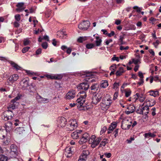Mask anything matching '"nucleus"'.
<instances>
[{"instance_id": "obj_42", "label": "nucleus", "mask_w": 161, "mask_h": 161, "mask_svg": "<svg viewBox=\"0 0 161 161\" xmlns=\"http://www.w3.org/2000/svg\"><path fill=\"white\" fill-rule=\"evenodd\" d=\"M42 46L43 48L46 49L48 46L47 43L46 42H44L42 44Z\"/></svg>"}, {"instance_id": "obj_17", "label": "nucleus", "mask_w": 161, "mask_h": 161, "mask_svg": "<svg viewBox=\"0 0 161 161\" xmlns=\"http://www.w3.org/2000/svg\"><path fill=\"white\" fill-rule=\"evenodd\" d=\"M141 109L143 114L144 113V114L146 116H147V114L149 112V108L148 106V105H146L144 107L141 108Z\"/></svg>"}, {"instance_id": "obj_55", "label": "nucleus", "mask_w": 161, "mask_h": 161, "mask_svg": "<svg viewBox=\"0 0 161 161\" xmlns=\"http://www.w3.org/2000/svg\"><path fill=\"white\" fill-rule=\"evenodd\" d=\"M30 43V41L27 40H25L24 42V44L25 46L28 45Z\"/></svg>"}, {"instance_id": "obj_16", "label": "nucleus", "mask_w": 161, "mask_h": 161, "mask_svg": "<svg viewBox=\"0 0 161 161\" xmlns=\"http://www.w3.org/2000/svg\"><path fill=\"white\" fill-rule=\"evenodd\" d=\"M15 131L17 134L20 135L23 134L25 130L23 127H19L16 128L15 130Z\"/></svg>"}, {"instance_id": "obj_45", "label": "nucleus", "mask_w": 161, "mask_h": 161, "mask_svg": "<svg viewBox=\"0 0 161 161\" xmlns=\"http://www.w3.org/2000/svg\"><path fill=\"white\" fill-rule=\"evenodd\" d=\"M133 8L135 9H136V11L137 12H140L141 11V10L142 9L141 8L138 7L137 6H134Z\"/></svg>"}, {"instance_id": "obj_43", "label": "nucleus", "mask_w": 161, "mask_h": 161, "mask_svg": "<svg viewBox=\"0 0 161 161\" xmlns=\"http://www.w3.org/2000/svg\"><path fill=\"white\" fill-rule=\"evenodd\" d=\"M15 19L17 21H19L20 19V16L19 14H16L15 16Z\"/></svg>"}, {"instance_id": "obj_25", "label": "nucleus", "mask_w": 161, "mask_h": 161, "mask_svg": "<svg viewBox=\"0 0 161 161\" xmlns=\"http://www.w3.org/2000/svg\"><path fill=\"white\" fill-rule=\"evenodd\" d=\"M117 123L115 122H113L110 125L108 128L110 130L113 131V130L116 127Z\"/></svg>"}, {"instance_id": "obj_11", "label": "nucleus", "mask_w": 161, "mask_h": 161, "mask_svg": "<svg viewBox=\"0 0 161 161\" xmlns=\"http://www.w3.org/2000/svg\"><path fill=\"white\" fill-rule=\"evenodd\" d=\"M66 98L67 99H70L74 98L75 96V90H71L66 94Z\"/></svg>"}, {"instance_id": "obj_36", "label": "nucleus", "mask_w": 161, "mask_h": 161, "mask_svg": "<svg viewBox=\"0 0 161 161\" xmlns=\"http://www.w3.org/2000/svg\"><path fill=\"white\" fill-rule=\"evenodd\" d=\"M95 46V45L93 43H88L86 45V47L88 49H91L93 48Z\"/></svg>"}, {"instance_id": "obj_41", "label": "nucleus", "mask_w": 161, "mask_h": 161, "mask_svg": "<svg viewBox=\"0 0 161 161\" xmlns=\"http://www.w3.org/2000/svg\"><path fill=\"white\" fill-rule=\"evenodd\" d=\"M17 151H16L15 152H13V151H10V154L11 155H12L13 157L15 158L16 157L17 155Z\"/></svg>"}, {"instance_id": "obj_26", "label": "nucleus", "mask_w": 161, "mask_h": 161, "mask_svg": "<svg viewBox=\"0 0 161 161\" xmlns=\"http://www.w3.org/2000/svg\"><path fill=\"white\" fill-rule=\"evenodd\" d=\"M149 92L150 95L153 96L154 97H156L158 95V91H154L151 90L149 91Z\"/></svg>"}, {"instance_id": "obj_4", "label": "nucleus", "mask_w": 161, "mask_h": 161, "mask_svg": "<svg viewBox=\"0 0 161 161\" xmlns=\"http://www.w3.org/2000/svg\"><path fill=\"white\" fill-rule=\"evenodd\" d=\"M90 23L88 20L84 21L78 25V28L84 30H86L90 26Z\"/></svg>"}, {"instance_id": "obj_9", "label": "nucleus", "mask_w": 161, "mask_h": 161, "mask_svg": "<svg viewBox=\"0 0 161 161\" xmlns=\"http://www.w3.org/2000/svg\"><path fill=\"white\" fill-rule=\"evenodd\" d=\"M89 138V135L87 133H85L83 134L82 137L79 141V143L80 144H82L83 143L86 142Z\"/></svg>"}, {"instance_id": "obj_56", "label": "nucleus", "mask_w": 161, "mask_h": 161, "mask_svg": "<svg viewBox=\"0 0 161 161\" xmlns=\"http://www.w3.org/2000/svg\"><path fill=\"white\" fill-rule=\"evenodd\" d=\"M112 60L113 61L116 60L117 62L119 61V59L118 57L115 56V55L112 58Z\"/></svg>"}, {"instance_id": "obj_19", "label": "nucleus", "mask_w": 161, "mask_h": 161, "mask_svg": "<svg viewBox=\"0 0 161 161\" xmlns=\"http://www.w3.org/2000/svg\"><path fill=\"white\" fill-rule=\"evenodd\" d=\"M123 67H120L118 70L115 73L116 75L117 76L121 75L122 74L125 72Z\"/></svg>"}, {"instance_id": "obj_18", "label": "nucleus", "mask_w": 161, "mask_h": 161, "mask_svg": "<svg viewBox=\"0 0 161 161\" xmlns=\"http://www.w3.org/2000/svg\"><path fill=\"white\" fill-rule=\"evenodd\" d=\"M19 104L18 103H11L10 105L8 107V109H11L12 110L15 109L17 107L18 105Z\"/></svg>"}, {"instance_id": "obj_21", "label": "nucleus", "mask_w": 161, "mask_h": 161, "mask_svg": "<svg viewBox=\"0 0 161 161\" xmlns=\"http://www.w3.org/2000/svg\"><path fill=\"white\" fill-rule=\"evenodd\" d=\"M90 153L88 150H83L82 151V153L80 156L86 159L87 156Z\"/></svg>"}, {"instance_id": "obj_48", "label": "nucleus", "mask_w": 161, "mask_h": 161, "mask_svg": "<svg viewBox=\"0 0 161 161\" xmlns=\"http://www.w3.org/2000/svg\"><path fill=\"white\" fill-rule=\"evenodd\" d=\"M116 65L114 64L111 66L110 69L111 70H114L116 69Z\"/></svg>"}, {"instance_id": "obj_7", "label": "nucleus", "mask_w": 161, "mask_h": 161, "mask_svg": "<svg viewBox=\"0 0 161 161\" xmlns=\"http://www.w3.org/2000/svg\"><path fill=\"white\" fill-rule=\"evenodd\" d=\"M70 128H68V130L72 131L77 126V121L75 119H70L69 121Z\"/></svg>"}, {"instance_id": "obj_57", "label": "nucleus", "mask_w": 161, "mask_h": 161, "mask_svg": "<svg viewBox=\"0 0 161 161\" xmlns=\"http://www.w3.org/2000/svg\"><path fill=\"white\" fill-rule=\"evenodd\" d=\"M136 112L138 113V114H143V113L142 112V111L141 109H140V108H139L138 109H137L136 111Z\"/></svg>"}, {"instance_id": "obj_28", "label": "nucleus", "mask_w": 161, "mask_h": 161, "mask_svg": "<svg viewBox=\"0 0 161 161\" xmlns=\"http://www.w3.org/2000/svg\"><path fill=\"white\" fill-rule=\"evenodd\" d=\"M103 82H102L100 85V86L103 88H105L107 86H108V81L106 80H104L103 81Z\"/></svg>"}, {"instance_id": "obj_60", "label": "nucleus", "mask_w": 161, "mask_h": 161, "mask_svg": "<svg viewBox=\"0 0 161 161\" xmlns=\"http://www.w3.org/2000/svg\"><path fill=\"white\" fill-rule=\"evenodd\" d=\"M155 104V101H153L152 104H151L150 103H147V105H148V107H152V106H153Z\"/></svg>"}, {"instance_id": "obj_14", "label": "nucleus", "mask_w": 161, "mask_h": 161, "mask_svg": "<svg viewBox=\"0 0 161 161\" xmlns=\"http://www.w3.org/2000/svg\"><path fill=\"white\" fill-rule=\"evenodd\" d=\"M24 5V3L21 2L18 3L16 5V7L18 8H16V11H17L21 12L24 10L25 8L23 7Z\"/></svg>"}, {"instance_id": "obj_54", "label": "nucleus", "mask_w": 161, "mask_h": 161, "mask_svg": "<svg viewBox=\"0 0 161 161\" xmlns=\"http://www.w3.org/2000/svg\"><path fill=\"white\" fill-rule=\"evenodd\" d=\"M115 35V33L114 31H111L110 33L108 34V36L109 37H111L112 36H114Z\"/></svg>"}, {"instance_id": "obj_40", "label": "nucleus", "mask_w": 161, "mask_h": 161, "mask_svg": "<svg viewBox=\"0 0 161 161\" xmlns=\"http://www.w3.org/2000/svg\"><path fill=\"white\" fill-rule=\"evenodd\" d=\"M30 48V47H24L22 50V52L23 53H25L27 51H28L29 49Z\"/></svg>"}, {"instance_id": "obj_23", "label": "nucleus", "mask_w": 161, "mask_h": 161, "mask_svg": "<svg viewBox=\"0 0 161 161\" xmlns=\"http://www.w3.org/2000/svg\"><path fill=\"white\" fill-rule=\"evenodd\" d=\"M96 39L95 41L96 45L97 46H99L100 45L102 42V39H100L99 36H96Z\"/></svg>"}, {"instance_id": "obj_31", "label": "nucleus", "mask_w": 161, "mask_h": 161, "mask_svg": "<svg viewBox=\"0 0 161 161\" xmlns=\"http://www.w3.org/2000/svg\"><path fill=\"white\" fill-rule=\"evenodd\" d=\"M72 138L74 139H76L79 136L78 134V133L76 131L73 132L71 135Z\"/></svg>"}, {"instance_id": "obj_50", "label": "nucleus", "mask_w": 161, "mask_h": 161, "mask_svg": "<svg viewBox=\"0 0 161 161\" xmlns=\"http://www.w3.org/2000/svg\"><path fill=\"white\" fill-rule=\"evenodd\" d=\"M86 158L80 156L79 157L78 161H86Z\"/></svg>"}, {"instance_id": "obj_20", "label": "nucleus", "mask_w": 161, "mask_h": 161, "mask_svg": "<svg viewBox=\"0 0 161 161\" xmlns=\"http://www.w3.org/2000/svg\"><path fill=\"white\" fill-rule=\"evenodd\" d=\"M110 101L108 99H107L105 101H103L102 103L101 104V105L104 107H106L107 106H109L111 104Z\"/></svg>"}, {"instance_id": "obj_46", "label": "nucleus", "mask_w": 161, "mask_h": 161, "mask_svg": "<svg viewBox=\"0 0 161 161\" xmlns=\"http://www.w3.org/2000/svg\"><path fill=\"white\" fill-rule=\"evenodd\" d=\"M125 96L126 97H129L131 93V91L129 90L128 91H125Z\"/></svg>"}, {"instance_id": "obj_33", "label": "nucleus", "mask_w": 161, "mask_h": 161, "mask_svg": "<svg viewBox=\"0 0 161 161\" xmlns=\"http://www.w3.org/2000/svg\"><path fill=\"white\" fill-rule=\"evenodd\" d=\"M39 97L41 99V100L40 101L41 102L43 103H46L49 102V100L48 99L43 98L40 96H39Z\"/></svg>"}, {"instance_id": "obj_49", "label": "nucleus", "mask_w": 161, "mask_h": 161, "mask_svg": "<svg viewBox=\"0 0 161 161\" xmlns=\"http://www.w3.org/2000/svg\"><path fill=\"white\" fill-rule=\"evenodd\" d=\"M107 127L106 126L103 127V128L101 129L100 133L102 134H103L107 130Z\"/></svg>"}, {"instance_id": "obj_8", "label": "nucleus", "mask_w": 161, "mask_h": 161, "mask_svg": "<svg viewBox=\"0 0 161 161\" xmlns=\"http://www.w3.org/2000/svg\"><path fill=\"white\" fill-rule=\"evenodd\" d=\"M66 119L64 117H61L59 118L58 121V126L61 127H64L66 125Z\"/></svg>"}, {"instance_id": "obj_29", "label": "nucleus", "mask_w": 161, "mask_h": 161, "mask_svg": "<svg viewBox=\"0 0 161 161\" xmlns=\"http://www.w3.org/2000/svg\"><path fill=\"white\" fill-rule=\"evenodd\" d=\"M8 157L4 155H0V161H7Z\"/></svg>"}, {"instance_id": "obj_32", "label": "nucleus", "mask_w": 161, "mask_h": 161, "mask_svg": "<svg viewBox=\"0 0 161 161\" xmlns=\"http://www.w3.org/2000/svg\"><path fill=\"white\" fill-rule=\"evenodd\" d=\"M135 107L133 105H130L127 107V109L131 111H132V113L135 111Z\"/></svg>"}, {"instance_id": "obj_30", "label": "nucleus", "mask_w": 161, "mask_h": 161, "mask_svg": "<svg viewBox=\"0 0 161 161\" xmlns=\"http://www.w3.org/2000/svg\"><path fill=\"white\" fill-rule=\"evenodd\" d=\"M156 135L155 134L150 132L146 133L145 134V137L146 138H149V137H154Z\"/></svg>"}, {"instance_id": "obj_63", "label": "nucleus", "mask_w": 161, "mask_h": 161, "mask_svg": "<svg viewBox=\"0 0 161 161\" xmlns=\"http://www.w3.org/2000/svg\"><path fill=\"white\" fill-rule=\"evenodd\" d=\"M153 78L154 81H157V80H158L159 81H160V80L159 79V77L158 75L154 76Z\"/></svg>"}, {"instance_id": "obj_61", "label": "nucleus", "mask_w": 161, "mask_h": 161, "mask_svg": "<svg viewBox=\"0 0 161 161\" xmlns=\"http://www.w3.org/2000/svg\"><path fill=\"white\" fill-rule=\"evenodd\" d=\"M145 35L144 34H142L140 36L139 38L143 41V39L145 38Z\"/></svg>"}, {"instance_id": "obj_15", "label": "nucleus", "mask_w": 161, "mask_h": 161, "mask_svg": "<svg viewBox=\"0 0 161 161\" xmlns=\"http://www.w3.org/2000/svg\"><path fill=\"white\" fill-rule=\"evenodd\" d=\"M101 140V138L99 137L95 140H93L91 145L92 147L93 148L95 147L99 144Z\"/></svg>"}, {"instance_id": "obj_52", "label": "nucleus", "mask_w": 161, "mask_h": 161, "mask_svg": "<svg viewBox=\"0 0 161 161\" xmlns=\"http://www.w3.org/2000/svg\"><path fill=\"white\" fill-rule=\"evenodd\" d=\"M138 75L140 77V79L143 80V75L141 71L138 72Z\"/></svg>"}, {"instance_id": "obj_44", "label": "nucleus", "mask_w": 161, "mask_h": 161, "mask_svg": "<svg viewBox=\"0 0 161 161\" xmlns=\"http://www.w3.org/2000/svg\"><path fill=\"white\" fill-rule=\"evenodd\" d=\"M139 97V101L141 102H143L145 99V98L143 94H141Z\"/></svg>"}, {"instance_id": "obj_37", "label": "nucleus", "mask_w": 161, "mask_h": 161, "mask_svg": "<svg viewBox=\"0 0 161 161\" xmlns=\"http://www.w3.org/2000/svg\"><path fill=\"white\" fill-rule=\"evenodd\" d=\"M124 38V37L123 36H120L119 39V41L120 42V44H119V45H124L125 44V42H124L123 41V40Z\"/></svg>"}, {"instance_id": "obj_6", "label": "nucleus", "mask_w": 161, "mask_h": 161, "mask_svg": "<svg viewBox=\"0 0 161 161\" xmlns=\"http://www.w3.org/2000/svg\"><path fill=\"white\" fill-rule=\"evenodd\" d=\"M14 116V114L12 111L10 110V109H8L7 111L3 114V116L4 117V120L5 121L10 120L12 119Z\"/></svg>"}, {"instance_id": "obj_5", "label": "nucleus", "mask_w": 161, "mask_h": 161, "mask_svg": "<svg viewBox=\"0 0 161 161\" xmlns=\"http://www.w3.org/2000/svg\"><path fill=\"white\" fill-rule=\"evenodd\" d=\"M102 97L103 94H101V93H97L93 96L92 97V103L94 104H97L101 101Z\"/></svg>"}, {"instance_id": "obj_35", "label": "nucleus", "mask_w": 161, "mask_h": 161, "mask_svg": "<svg viewBox=\"0 0 161 161\" xmlns=\"http://www.w3.org/2000/svg\"><path fill=\"white\" fill-rule=\"evenodd\" d=\"M86 37H80L77 39V41L80 43H82L83 41L86 40Z\"/></svg>"}, {"instance_id": "obj_51", "label": "nucleus", "mask_w": 161, "mask_h": 161, "mask_svg": "<svg viewBox=\"0 0 161 161\" xmlns=\"http://www.w3.org/2000/svg\"><path fill=\"white\" fill-rule=\"evenodd\" d=\"M42 49L41 48H39L38 49L36 52V55H39L42 52Z\"/></svg>"}, {"instance_id": "obj_58", "label": "nucleus", "mask_w": 161, "mask_h": 161, "mask_svg": "<svg viewBox=\"0 0 161 161\" xmlns=\"http://www.w3.org/2000/svg\"><path fill=\"white\" fill-rule=\"evenodd\" d=\"M132 61L135 64H137L140 61V59L139 58H138L136 59H133L132 60Z\"/></svg>"}, {"instance_id": "obj_3", "label": "nucleus", "mask_w": 161, "mask_h": 161, "mask_svg": "<svg viewBox=\"0 0 161 161\" xmlns=\"http://www.w3.org/2000/svg\"><path fill=\"white\" fill-rule=\"evenodd\" d=\"M89 87V85L87 83L83 82L77 86L78 89H81L82 90V91H80L77 95V96L79 95V94H82V95H84V94L80 93V92H85V94L86 92L85 91H86L88 89ZM86 95V94H85Z\"/></svg>"}, {"instance_id": "obj_64", "label": "nucleus", "mask_w": 161, "mask_h": 161, "mask_svg": "<svg viewBox=\"0 0 161 161\" xmlns=\"http://www.w3.org/2000/svg\"><path fill=\"white\" fill-rule=\"evenodd\" d=\"M148 51L151 54H152V55L154 56L155 55V53H154V52L153 51V50L152 49H149V50H148Z\"/></svg>"}, {"instance_id": "obj_39", "label": "nucleus", "mask_w": 161, "mask_h": 161, "mask_svg": "<svg viewBox=\"0 0 161 161\" xmlns=\"http://www.w3.org/2000/svg\"><path fill=\"white\" fill-rule=\"evenodd\" d=\"M119 130V129H117L114 131L113 134L114 135V138H115L118 136V132Z\"/></svg>"}, {"instance_id": "obj_22", "label": "nucleus", "mask_w": 161, "mask_h": 161, "mask_svg": "<svg viewBox=\"0 0 161 161\" xmlns=\"http://www.w3.org/2000/svg\"><path fill=\"white\" fill-rule=\"evenodd\" d=\"M10 64L16 69L21 70V67L19 66L17 64H15L14 62L11 61Z\"/></svg>"}, {"instance_id": "obj_53", "label": "nucleus", "mask_w": 161, "mask_h": 161, "mask_svg": "<svg viewBox=\"0 0 161 161\" xmlns=\"http://www.w3.org/2000/svg\"><path fill=\"white\" fill-rule=\"evenodd\" d=\"M119 86V83L115 82L114 84L113 88H117Z\"/></svg>"}, {"instance_id": "obj_27", "label": "nucleus", "mask_w": 161, "mask_h": 161, "mask_svg": "<svg viewBox=\"0 0 161 161\" xmlns=\"http://www.w3.org/2000/svg\"><path fill=\"white\" fill-rule=\"evenodd\" d=\"M99 85L98 84L96 83L93 84L91 86V88L92 90L95 91H97L99 88Z\"/></svg>"}, {"instance_id": "obj_1", "label": "nucleus", "mask_w": 161, "mask_h": 161, "mask_svg": "<svg viewBox=\"0 0 161 161\" xmlns=\"http://www.w3.org/2000/svg\"><path fill=\"white\" fill-rule=\"evenodd\" d=\"M84 94V95H80V97L78 98L76 102V103H70L69 106L71 107H74L75 105H77V107L80 110H85L86 108V107L83 106L84 103L85 101V99L86 97V95L85 94V92H80V93Z\"/></svg>"}, {"instance_id": "obj_24", "label": "nucleus", "mask_w": 161, "mask_h": 161, "mask_svg": "<svg viewBox=\"0 0 161 161\" xmlns=\"http://www.w3.org/2000/svg\"><path fill=\"white\" fill-rule=\"evenodd\" d=\"M23 83V86L25 88H26L27 86H29V82L28 80L26 79H23L22 81L21 82V83Z\"/></svg>"}, {"instance_id": "obj_47", "label": "nucleus", "mask_w": 161, "mask_h": 161, "mask_svg": "<svg viewBox=\"0 0 161 161\" xmlns=\"http://www.w3.org/2000/svg\"><path fill=\"white\" fill-rule=\"evenodd\" d=\"M129 48V47L128 46H127L126 47H124V46H120L119 47V49L121 50H128Z\"/></svg>"}, {"instance_id": "obj_13", "label": "nucleus", "mask_w": 161, "mask_h": 161, "mask_svg": "<svg viewBox=\"0 0 161 161\" xmlns=\"http://www.w3.org/2000/svg\"><path fill=\"white\" fill-rule=\"evenodd\" d=\"M72 148H73L72 147H67L65 149V154L67 157H71L72 155V151L71 150Z\"/></svg>"}, {"instance_id": "obj_38", "label": "nucleus", "mask_w": 161, "mask_h": 161, "mask_svg": "<svg viewBox=\"0 0 161 161\" xmlns=\"http://www.w3.org/2000/svg\"><path fill=\"white\" fill-rule=\"evenodd\" d=\"M107 140L105 139H103V141H102L100 144L99 147H103L105 146L107 143L106 142V141Z\"/></svg>"}, {"instance_id": "obj_34", "label": "nucleus", "mask_w": 161, "mask_h": 161, "mask_svg": "<svg viewBox=\"0 0 161 161\" xmlns=\"http://www.w3.org/2000/svg\"><path fill=\"white\" fill-rule=\"evenodd\" d=\"M11 151L13 152H15L16 151H17V147L16 146L12 144L10 146Z\"/></svg>"}, {"instance_id": "obj_62", "label": "nucleus", "mask_w": 161, "mask_h": 161, "mask_svg": "<svg viewBox=\"0 0 161 161\" xmlns=\"http://www.w3.org/2000/svg\"><path fill=\"white\" fill-rule=\"evenodd\" d=\"M118 93L117 92H115L114 94V97L113 99L115 100L118 97Z\"/></svg>"}, {"instance_id": "obj_12", "label": "nucleus", "mask_w": 161, "mask_h": 161, "mask_svg": "<svg viewBox=\"0 0 161 161\" xmlns=\"http://www.w3.org/2000/svg\"><path fill=\"white\" fill-rule=\"evenodd\" d=\"M12 123L10 121H8L5 124L4 128L7 132L11 130L12 129Z\"/></svg>"}, {"instance_id": "obj_2", "label": "nucleus", "mask_w": 161, "mask_h": 161, "mask_svg": "<svg viewBox=\"0 0 161 161\" xmlns=\"http://www.w3.org/2000/svg\"><path fill=\"white\" fill-rule=\"evenodd\" d=\"M132 123V122L130 120V119H123L122 122L121 128L124 130L129 129Z\"/></svg>"}, {"instance_id": "obj_59", "label": "nucleus", "mask_w": 161, "mask_h": 161, "mask_svg": "<svg viewBox=\"0 0 161 161\" xmlns=\"http://www.w3.org/2000/svg\"><path fill=\"white\" fill-rule=\"evenodd\" d=\"M152 110H153V111L152 113V115H153V116H154L156 114V108H152Z\"/></svg>"}, {"instance_id": "obj_10", "label": "nucleus", "mask_w": 161, "mask_h": 161, "mask_svg": "<svg viewBox=\"0 0 161 161\" xmlns=\"http://www.w3.org/2000/svg\"><path fill=\"white\" fill-rule=\"evenodd\" d=\"M19 78V76L17 74L13 75L10 76L7 80V83H13L16 81Z\"/></svg>"}]
</instances>
